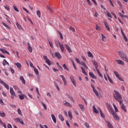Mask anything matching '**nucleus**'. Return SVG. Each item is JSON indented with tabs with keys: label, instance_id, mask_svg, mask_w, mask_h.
Wrapping results in <instances>:
<instances>
[{
	"label": "nucleus",
	"instance_id": "obj_57",
	"mask_svg": "<svg viewBox=\"0 0 128 128\" xmlns=\"http://www.w3.org/2000/svg\"><path fill=\"white\" fill-rule=\"evenodd\" d=\"M18 96H19L20 100H22L24 99V96L23 95H19Z\"/></svg>",
	"mask_w": 128,
	"mask_h": 128
},
{
	"label": "nucleus",
	"instance_id": "obj_8",
	"mask_svg": "<svg viewBox=\"0 0 128 128\" xmlns=\"http://www.w3.org/2000/svg\"><path fill=\"white\" fill-rule=\"evenodd\" d=\"M0 84H3V86H5L6 88V90H10V86H8V84H6V82H4L2 80L0 79Z\"/></svg>",
	"mask_w": 128,
	"mask_h": 128
},
{
	"label": "nucleus",
	"instance_id": "obj_18",
	"mask_svg": "<svg viewBox=\"0 0 128 128\" xmlns=\"http://www.w3.org/2000/svg\"><path fill=\"white\" fill-rule=\"evenodd\" d=\"M106 74L108 76V78L110 82V84H114V80H112V78H110V77L108 76V73H106Z\"/></svg>",
	"mask_w": 128,
	"mask_h": 128
},
{
	"label": "nucleus",
	"instance_id": "obj_40",
	"mask_svg": "<svg viewBox=\"0 0 128 128\" xmlns=\"http://www.w3.org/2000/svg\"><path fill=\"white\" fill-rule=\"evenodd\" d=\"M46 8H48V10H50V12H53L52 9V8H50V6L48 5L46 6Z\"/></svg>",
	"mask_w": 128,
	"mask_h": 128
},
{
	"label": "nucleus",
	"instance_id": "obj_2",
	"mask_svg": "<svg viewBox=\"0 0 128 128\" xmlns=\"http://www.w3.org/2000/svg\"><path fill=\"white\" fill-rule=\"evenodd\" d=\"M119 56L122 58L126 62H128V57L122 51L118 52Z\"/></svg>",
	"mask_w": 128,
	"mask_h": 128
},
{
	"label": "nucleus",
	"instance_id": "obj_4",
	"mask_svg": "<svg viewBox=\"0 0 128 128\" xmlns=\"http://www.w3.org/2000/svg\"><path fill=\"white\" fill-rule=\"evenodd\" d=\"M55 44H56L57 48H58V46H60L62 52H64V45L62 44H60L59 41H55Z\"/></svg>",
	"mask_w": 128,
	"mask_h": 128
},
{
	"label": "nucleus",
	"instance_id": "obj_63",
	"mask_svg": "<svg viewBox=\"0 0 128 128\" xmlns=\"http://www.w3.org/2000/svg\"><path fill=\"white\" fill-rule=\"evenodd\" d=\"M10 70L12 74H14V68H10Z\"/></svg>",
	"mask_w": 128,
	"mask_h": 128
},
{
	"label": "nucleus",
	"instance_id": "obj_13",
	"mask_svg": "<svg viewBox=\"0 0 128 128\" xmlns=\"http://www.w3.org/2000/svg\"><path fill=\"white\" fill-rule=\"evenodd\" d=\"M14 120L16 122H20V124H24V121H22V120L20 118H16Z\"/></svg>",
	"mask_w": 128,
	"mask_h": 128
},
{
	"label": "nucleus",
	"instance_id": "obj_15",
	"mask_svg": "<svg viewBox=\"0 0 128 128\" xmlns=\"http://www.w3.org/2000/svg\"><path fill=\"white\" fill-rule=\"evenodd\" d=\"M106 122L109 128H114V126L110 121H106Z\"/></svg>",
	"mask_w": 128,
	"mask_h": 128
},
{
	"label": "nucleus",
	"instance_id": "obj_12",
	"mask_svg": "<svg viewBox=\"0 0 128 128\" xmlns=\"http://www.w3.org/2000/svg\"><path fill=\"white\" fill-rule=\"evenodd\" d=\"M60 77H61V78H62L64 83V85L68 86V82H66V78L64 77V75H60Z\"/></svg>",
	"mask_w": 128,
	"mask_h": 128
},
{
	"label": "nucleus",
	"instance_id": "obj_16",
	"mask_svg": "<svg viewBox=\"0 0 128 128\" xmlns=\"http://www.w3.org/2000/svg\"><path fill=\"white\" fill-rule=\"evenodd\" d=\"M55 56L56 57L58 60H60V58H62V56L60 55V54L58 52H55Z\"/></svg>",
	"mask_w": 128,
	"mask_h": 128
},
{
	"label": "nucleus",
	"instance_id": "obj_7",
	"mask_svg": "<svg viewBox=\"0 0 128 128\" xmlns=\"http://www.w3.org/2000/svg\"><path fill=\"white\" fill-rule=\"evenodd\" d=\"M70 80L74 86L76 88V80H74V76H70Z\"/></svg>",
	"mask_w": 128,
	"mask_h": 128
},
{
	"label": "nucleus",
	"instance_id": "obj_43",
	"mask_svg": "<svg viewBox=\"0 0 128 128\" xmlns=\"http://www.w3.org/2000/svg\"><path fill=\"white\" fill-rule=\"evenodd\" d=\"M96 30L100 31V30H102V28L100 26H98V24H96Z\"/></svg>",
	"mask_w": 128,
	"mask_h": 128
},
{
	"label": "nucleus",
	"instance_id": "obj_61",
	"mask_svg": "<svg viewBox=\"0 0 128 128\" xmlns=\"http://www.w3.org/2000/svg\"><path fill=\"white\" fill-rule=\"evenodd\" d=\"M100 114L102 118H104V114L102 113V110H100Z\"/></svg>",
	"mask_w": 128,
	"mask_h": 128
},
{
	"label": "nucleus",
	"instance_id": "obj_37",
	"mask_svg": "<svg viewBox=\"0 0 128 128\" xmlns=\"http://www.w3.org/2000/svg\"><path fill=\"white\" fill-rule=\"evenodd\" d=\"M79 106L81 110H82V112H84V105L82 104H79Z\"/></svg>",
	"mask_w": 128,
	"mask_h": 128
},
{
	"label": "nucleus",
	"instance_id": "obj_28",
	"mask_svg": "<svg viewBox=\"0 0 128 128\" xmlns=\"http://www.w3.org/2000/svg\"><path fill=\"white\" fill-rule=\"evenodd\" d=\"M68 114L70 120H72V112L68 111Z\"/></svg>",
	"mask_w": 128,
	"mask_h": 128
},
{
	"label": "nucleus",
	"instance_id": "obj_48",
	"mask_svg": "<svg viewBox=\"0 0 128 128\" xmlns=\"http://www.w3.org/2000/svg\"><path fill=\"white\" fill-rule=\"evenodd\" d=\"M34 72L36 76H38V70L37 68H34Z\"/></svg>",
	"mask_w": 128,
	"mask_h": 128
},
{
	"label": "nucleus",
	"instance_id": "obj_50",
	"mask_svg": "<svg viewBox=\"0 0 128 128\" xmlns=\"http://www.w3.org/2000/svg\"><path fill=\"white\" fill-rule=\"evenodd\" d=\"M106 14H107V16H108V18H112V14H110V13L108 12H106Z\"/></svg>",
	"mask_w": 128,
	"mask_h": 128
},
{
	"label": "nucleus",
	"instance_id": "obj_42",
	"mask_svg": "<svg viewBox=\"0 0 128 128\" xmlns=\"http://www.w3.org/2000/svg\"><path fill=\"white\" fill-rule=\"evenodd\" d=\"M96 70L99 76H100V78H102V74H100V70H98V69H96Z\"/></svg>",
	"mask_w": 128,
	"mask_h": 128
},
{
	"label": "nucleus",
	"instance_id": "obj_6",
	"mask_svg": "<svg viewBox=\"0 0 128 128\" xmlns=\"http://www.w3.org/2000/svg\"><path fill=\"white\" fill-rule=\"evenodd\" d=\"M10 94H11V98L14 99V96H16V92H14V88H12V87L10 88Z\"/></svg>",
	"mask_w": 128,
	"mask_h": 128
},
{
	"label": "nucleus",
	"instance_id": "obj_62",
	"mask_svg": "<svg viewBox=\"0 0 128 128\" xmlns=\"http://www.w3.org/2000/svg\"><path fill=\"white\" fill-rule=\"evenodd\" d=\"M14 88L16 90H18V86H17L16 85H14Z\"/></svg>",
	"mask_w": 128,
	"mask_h": 128
},
{
	"label": "nucleus",
	"instance_id": "obj_36",
	"mask_svg": "<svg viewBox=\"0 0 128 128\" xmlns=\"http://www.w3.org/2000/svg\"><path fill=\"white\" fill-rule=\"evenodd\" d=\"M0 124H2V126H4V128H6V124L4 123L2 121L0 120Z\"/></svg>",
	"mask_w": 128,
	"mask_h": 128
},
{
	"label": "nucleus",
	"instance_id": "obj_27",
	"mask_svg": "<svg viewBox=\"0 0 128 128\" xmlns=\"http://www.w3.org/2000/svg\"><path fill=\"white\" fill-rule=\"evenodd\" d=\"M2 64L4 66H6V64L10 66V64H8V62H6V59L3 60Z\"/></svg>",
	"mask_w": 128,
	"mask_h": 128
},
{
	"label": "nucleus",
	"instance_id": "obj_10",
	"mask_svg": "<svg viewBox=\"0 0 128 128\" xmlns=\"http://www.w3.org/2000/svg\"><path fill=\"white\" fill-rule=\"evenodd\" d=\"M64 104L66 106H68V108H72V106L70 104V103L68 102L66 100H64Z\"/></svg>",
	"mask_w": 128,
	"mask_h": 128
},
{
	"label": "nucleus",
	"instance_id": "obj_32",
	"mask_svg": "<svg viewBox=\"0 0 128 128\" xmlns=\"http://www.w3.org/2000/svg\"><path fill=\"white\" fill-rule=\"evenodd\" d=\"M0 116H2V118H4V116H6V113L2 111L0 112Z\"/></svg>",
	"mask_w": 128,
	"mask_h": 128
},
{
	"label": "nucleus",
	"instance_id": "obj_52",
	"mask_svg": "<svg viewBox=\"0 0 128 128\" xmlns=\"http://www.w3.org/2000/svg\"><path fill=\"white\" fill-rule=\"evenodd\" d=\"M16 26L17 28H18V30H22V26H20L18 23L16 22Z\"/></svg>",
	"mask_w": 128,
	"mask_h": 128
},
{
	"label": "nucleus",
	"instance_id": "obj_49",
	"mask_svg": "<svg viewBox=\"0 0 128 128\" xmlns=\"http://www.w3.org/2000/svg\"><path fill=\"white\" fill-rule=\"evenodd\" d=\"M94 65L95 66L96 70L98 69V62H93Z\"/></svg>",
	"mask_w": 128,
	"mask_h": 128
},
{
	"label": "nucleus",
	"instance_id": "obj_64",
	"mask_svg": "<svg viewBox=\"0 0 128 128\" xmlns=\"http://www.w3.org/2000/svg\"><path fill=\"white\" fill-rule=\"evenodd\" d=\"M7 127H8V128H12V125H11L10 124H8Z\"/></svg>",
	"mask_w": 128,
	"mask_h": 128
},
{
	"label": "nucleus",
	"instance_id": "obj_53",
	"mask_svg": "<svg viewBox=\"0 0 128 128\" xmlns=\"http://www.w3.org/2000/svg\"><path fill=\"white\" fill-rule=\"evenodd\" d=\"M14 9L16 10V12H20V11L18 10V8H16V6H13Z\"/></svg>",
	"mask_w": 128,
	"mask_h": 128
},
{
	"label": "nucleus",
	"instance_id": "obj_54",
	"mask_svg": "<svg viewBox=\"0 0 128 128\" xmlns=\"http://www.w3.org/2000/svg\"><path fill=\"white\" fill-rule=\"evenodd\" d=\"M18 114H20V116H22V110L20 108L18 110Z\"/></svg>",
	"mask_w": 128,
	"mask_h": 128
},
{
	"label": "nucleus",
	"instance_id": "obj_51",
	"mask_svg": "<svg viewBox=\"0 0 128 128\" xmlns=\"http://www.w3.org/2000/svg\"><path fill=\"white\" fill-rule=\"evenodd\" d=\"M70 30H72V32H76V30L74 29V27L72 26L70 27Z\"/></svg>",
	"mask_w": 128,
	"mask_h": 128
},
{
	"label": "nucleus",
	"instance_id": "obj_20",
	"mask_svg": "<svg viewBox=\"0 0 128 128\" xmlns=\"http://www.w3.org/2000/svg\"><path fill=\"white\" fill-rule=\"evenodd\" d=\"M16 66L17 68L20 70H22V64L20 62L15 63Z\"/></svg>",
	"mask_w": 128,
	"mask_h": 128
},
{
	"label": "nucleus",
	"instance_id": "obj_5",
	"mask_svg": "<svg viewBox=\"0 0 128 128\" xmlns=\"http://www.w3.org/2000/svg\"><path fill=\"white\" fill-rule=\"evenodd\" d=\"M91 88H92V90L97 98H100V94H98V90L94 88V84H91Z\"/></svg>",
	"mask_w": 128,
	"mask_h": 128
},
{
	"label": "nucleus",
	"instance_id": "obj_23",
	"mask_svg": "<svg viewBox=\"0 0 128 128\" xmlns=\"http://www.w3.org/2000/svg\"><path fill=\"white\" fill-rule=\"evenodd\" d=\"M20 80L22 81V84H24V86H26V80H24V76H20Z\"/></svg>",
	"mask_w": 128,
	"mask_h": 128
},
{
	"label": "nucleus",
	"instance_id": "obj_9",
	"mask_svg": "<svg viewBox=\"0 0 128 128\" xmlns=\"http://www.w3.org/2000/svg\"><path fill=\"white\" fill-rule=\"evenodd\" d=\"M93 110L95 114H100V108H98L96 109V106H93Z\"/></svg>",
	"mask_w": 128,
	"mask_h": 128
},
{
	"label": "nucleus",
	"instance_id": "obj_41",
	"mask_svg": "<svg viewBox=\"0 0 128 128\" xmlns=\"http://www.w3.org/2000/svg\"><path fill=\"white\" fill-rule=\"evenodd\" d=\"M118 14L119 16H121V18H126V16L122 14L121 12H118Z\"/></svg>",
	"mask_w": 128,
	"mask_h": 128
},
{
	"label": "nucleus",
	"instance_id": "obj_1",
	"mask_svg": "<svg viewBox=\"0 0 128 128\" xmlns=\"http://www.w3.org/2000/svg\"><path fill=\"white\" fill-rule=\"evenodd\" d=\"M107 106L108 108V110H109V112L112 114L114 117V118L116 120H120V117L118 116V114L112 109V107H110V104H107Z\"/></svg>",
	"mask_w": 128,
	"mask_h": 128
},
{
	"label": "nucleus",
	"instance_id": "obj_25",
	"mask_svg": "<svg viewBox=\"0 0 128 128\" xmlns=\"http://www.w3.org/2000/svg\"><path fill=\"white\" fill-rule=\"evenodd\" d=\"M121 108L122 110H124L125 112H128L126 110V106H124V104H122V105L121 106Z\"/></svg>",
	"mask_w": 128,
	"mask_h": 128
},
{
	"label": "nucleus",
	"instance_id": "obj_47",
	"mask_svg": "<svg viewBox=\"0 0 128 128\" xmlns=\"http://www.w3.org/2000/svg\"><path fill=\"white\" fill-rule=\"evenodd\" d=\"M58 33L61 40H64V36H62V34L60 32H58Z\"/></svg>",
	"mask_w": 128,
	"mask_h": 128
},
{
	"label": "nucleus",
	"instance_id": "obj_38",
	"mask_svg": "<svg viewBox=\"0 0 128 128\" xmlns=\"http://www.w3.org/2000/svg\"><path fill=\"white\" fill-rule=\"evenodd\" d=\"M68 98L70 100L71 102H74V98H72V96H68Z\"/></svg>",
	"mask_w": 128,
	"mask_h": 128
},
{
	"label": "nucleus",
	"instance_id": "obj_44",
	"mask_svg": "<svg viewBox=\"0 0 128 128\" xmlns=\"http://www.w3.org/2000/svg\"><path fill=\"white\" fill-rule=\"evenodd\" d=\"M62 66L64 68V70H67V72H68V66H66V64H64L62 65Z\"/></svg>",
	"mask_w": 128,
	"mask_h": 128
},
{
	"label": "nucleus",
	"instance_id": "obj_33",
	"mask_svg": "<svg viewBox=\"0 0 128 128\" xmlns=\"http://www.w3.org/2000/svg\"><path fill=\"white\" fill-rule=\"evenodd\" d=\"M58 118L60 120H62V122H64V116H62V115L61 114H60L58 115Z\"/></svg>",
	"mask_w": 128,
	"mask_h": 128
},
{
	"label": "nucleus",
	"instance_id": "obj_45",
	"mask_svg": "<svg viewBox=\"0 0 128 128\" xmlns=\"http://www.w3.org/2000/svg\"><path fill=\"white\" fill-rule=\"evenodd\" d=\"M118 102L120 103V104L122 106V99H118V100H116Z\"/></svg>",
	"mask_w": 128,
	"mask_h": 128
},
{
	"label": "nucleus",
	"instance_id": "obj_22",
	"mask_svg": "<svg viewBox=\"0 0 128 128\" xmlns=\"http://www.w3.org/2000/svg\"><path fill=\"white\" fill-rule=\"evenodd\" d=\"M65 46L66 47V50L68 52H72V51L70 49V46L66 44Z\"/></svg>",
	"mask_w": 128,
	"mask_h": 128
},
{
	"label": "nucleus",
	"instance_id": "obj_19",
	"mask_svg": "<svg viewBox=\"0 0 128 128\" xmlns=\"http://www.w3.org/2000/svg\"><path fill=\"white\" fill-rule=\"evenodd\" d=\"M51 118L54 124H56V116L54 114H51Z\"/></svg>",
	"mask_w": 128,
	"mask_h": 128
},
{
	"label": "nucleus",
	"instance_id": "obj_39",
	"mask_svg": "<svg viewBox=\"0 0 128 128\" xmlns=\"http://www.w3.org/2000/svg\"><path fill=\"white\" fill-rule=\"evenodd\" d=\"M36 14L40 18V10H38L36 11Z\"/></svg>",
	"mask_w": 128,
	"mask_h": 128
},
{
	"label": "nucleus",
	"instance_id": "obj_26",
	"mask_svg": "<svg viewBox=\"0 0 128 128\" xmlns=\"http://www.w3.org/2000/svg\"><path fill=\"white\" fill-rule=\"evenodd\" d=\"M89 76H91L92 78H96V76H94V73L92 72H89Z\"/></svg>",
	"mask_w": 128,
	"mask_h": 128
},
{
	"label": "nucleus",
	"instance_id": "obj_3",
	"mask_svg": "<svg viewBox=\"0 0 128 128\" xmlns=\"http://www.w3.org/2000/svg\"><path fill=\"white\" fill-rule=\"evenodd\" d=\"M114 98H115L116 100H122V95L118 90H114Z\"/></svg>",
	"mask_w": 128,
	"mask_h": 128
},
{
	"label": "nucleus",
	"instance_id": "obj_34",
	"mask_svg": "<svg viewBox=\"0 0 128 128\" xmlns=\"http://www.w3.org/2000/svg\"><path fill=\"white\" fill-rule=\"evenodd\" d=\"M114 76H116V78H118L120 76V74H118V72H116V71H114Z\"/></svg>",
	"mask_w": 128,
	"mask_h": 128
},
{
	"label": "nucleus",
	"instance_id": "obj_31",
	"mask_svg": "<svg viewBox=\"0 0 128 128\" xmlns=\"http://www.w3.org/2000/svg\"><path fill=\"white\" fill-rule=\"evenodd\" d=\"M88 54V56H89V58H94V56H92V52H87Z\"/></svg>",
	"mask_w": 128,
	"mask_h": 128
},
{
	"label": "nucleus",
	"instance_id": "obj_30",
	"mask_svg": "<svg viewBox=\"0 0 128 128\" xmlns=\"http://www.w3.org/2000/svg\"><path fill=\"white\" fill-rule=\"evenodd\" d=\"M101 36L102 37V41L106 42V36H104V34H101Z\"/></svg>",
	"mask_w": 128,
	"mask_h": 128
},
{
	"label": "nucleus",
	"instance_id": "obj_55",
	"mask_svg": "<svg viewBox=\"0 0 128 128\" xmlns=\"http://www.w3.org/2000/svg\"><path fill=\"white\" fill-rule=\"evenodd\" d=\"M76 60L77 64H82V62H80L78 58H76Z\"/></svg>",
	"mask_w": 128,
	"mask_h": 128
},
{
	"label": "nucleus",
	"instance_id": "obj_17",
	"mask_svg": "<svg viewBox=\"0 0 128 128\" xmlns=\"http://www.w3.org/2000/svg\"><path fill=\"white\" fill-rule=\"evenodd\" d=\"M28 52H32V48L30 46V42H28Z\"/></svg>",
	"mask_w": 128,
	"mask_h": 128
},
{
	"label": "nucleus",
	"instance_id": "obj_24",
	"mask_svg": "<svg viewBox=\"0 0 128 128\" xmlns=\"http://www.w3.org/2000/svg\"><path fill=\"white\" fill-rule=\"evenodd\" d=\"M0 51L2 52V54H10V53L6 50V49L0 48Z\"/></svg>",
	"mask_w": 128,
	"mask_h": 128
},
{
	"label": "nucleus",
	"instance_id": "obj_14",
	"mask_svg": "<svg viewBox=\"0 0 128 128\" xmlns=\"http://www.w3.org/2000/svg\"><path fill=\"white\" fill-rule=\"evenodd\" d=\"M104 26L108 32H110V26L108 24V22H104Z\"/></svg>",
	"mask_w": 128,
	"mask_h": 128
},
{
	"label": "nucleus",
	"instance_id": "obj_56",
	"mask_svg": "<svg viewBox=\"0 0 128 128\" xmlns=\"http://www.w3.org/2000/svg\"><path fill=\"white\" fill-rule=\"evenodd\" d=\"M46 63L48 64V66L50 65V60L49 59H47V60H46Z\"/></svg>",
	"mask_w": 128,
	"mask_h": 128
},
{
	"label": "nucleus",
	"instance_id": "obj_46",
	"mask_svg": "<svg viewBox=\"0 0 128 128\" xmlns=\"http://www.w3.org/2000/svg\"><path fill=\"white\" fill-rule=\"evenodd\" d=\"M42 106H43L44 110H48V108H46V104H44V102H41Z\"/></svg>",
	"mask_w": 128,
	"mask_h": 128
},
{
	"label": "nucleus",
	"instance_id": "obj_11",
	"mask_svg": "<svg viewBox=\"0 0 128 128\" xmlns=\"http://www.w3.org/2000/svg\"><path fill=\"white\" fill-rule=\"evenodd\" d=\"M116 62L118 64H120L121 66H124V62L120 60H116Z\"/></svg>",
	"mask_w": 128,
	"mask_h": 128
},
{
	"label": "nucleus",
	"instance_id": "obj_60",
	"mask_svg": "<svg viewBox=\"0 0 128 128\" xmlns=\"http://www.w3.org/2000/svg\"><path fill=\"white\" fill-rule=\"evenodd\" d=\"M55 86H56L57 90L60 92V87L58 86V85L56 84H55Z\"/></svg>",
	"mask_w": 128,
	"mask_h": 128
},
{
	"label": "nucleus",
	"instance_id": "obj_21",
	"mask_svg": "<svg viewBox=\"0 0 128 128\" xmlns=\"http://www.w3.org/2000/svg\"><path fill=\"white\" fill-rule=\"evenodd\" d=\"M80 64H81L82 66H84V68H86V70H88V66H86V62H84L83 61H82V63Z\"/></svg>",
	"mask_w": 128,
	"mask_h": 128
},
{
	"label": "nucleus",
	"instance_id": "obj_29",
	"mask_svg": "<svg viewBox=\"0 0 128 128\" xmlns=\"http://www.w3.org/2000/svg\"><path fill=\"white\" fill-rule=\"evenodd\" d=\"M81 70H82V74H85V76L88 75V74L86 73V70H84V67H81Z\"/></svg>",
	"mask_w": 128,
	"mask_h": 128
},
{
	"label": "nucleus",
	"instance_id": "obj_59",
	"mask_svg": "<svg viewBox=\"0 0 128 128\" xmlns=\"http://www.w3.org/2000/svg\"><path fill=\"white\" fill-rule=\"evenodd\" d=\"M0 104L2 106H4V102L2 101V98H0Z\"/></svg>",
	"mask_w": 128,
	"mask_h": 128
},
{
	"label": "nucleus",
	"instance_id": "obj_58",
	"mask_svg": "<svg viewBox=\"0 0 128 128\" xmlns=\"http://www.w3.org/2000/svg\"><path fill=\"white\" fill-rule=\"evenodd\" d=\"M84 126H86V128H90V124L88 122H86L84 123Z\"/></svg>",
	"mask_w": 128,
	"mask_h": 128
},
{
	"label": "nucleus",
	"instance_id": "obj_35",
	"mask_svg": "<svg viewBox=\"0 0 128 128\" xmlns=\"http://www.w3.org/2000/svg\"><path fill=\"white\" fill-rule=\"evenodd\" d=\"M3 26H5V28H8V30H10V27L8 24H6V23L4 22H2Z\"/></svg>",
	"mask_w": 128,
	"mask_h": 128
}]
</instances>
